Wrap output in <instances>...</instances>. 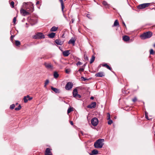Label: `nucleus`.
<instances>
[{"instance_id": "1", "label": "nucleus", "mask_w": 155, "mask_h": 155, "mask_svg": "<svg viewBox=\"0 0 155 155\" xmlns=\"http://www.w3.org/2000/svg\"><path fill=\"white\" fill-rule=\"evenodd\" d=\"M23 6L24 8L29 11V10L32 9V12L34 10V8L33 4L31 2L24 3L23 4Z\"/></svg>"}, {"instance_id": "2", "label": "nucleus", "mask_w": 155, "mask_h": 155, "mask_svg": "<svg viewBox=\"0 0 155 155\" xmlns=\"http://www.w3.org/2000/svg\"><path fill=\"white\" fill-rule=\"evenodd\" d=\"M152 35V33L151 32L149 31L144 33L141 35L140 37L142 39H145L147 38L151 37Z\"/></svg>"}, {"instance_id": "3", "label": "nucleus", "mask_w": 155, "mask_h": 155, "mask_svg": "<svg viewBox=\"0 0 155 155\" xmlns=\"http://www.w3.org/2000/svg\"><path fill=\"white\" fill-rule=\"evenodd\" d=\"M104 140L99 139L98 140L94 143V147L96 148H101L102 147L104 143L103 142Z\"/></svg>"}, {"instance_id": "4", "label": "nucleus", "mask_w": 155, "mask_h": 155, "mask_svg": "<svg viewBox=\"0 0 155 155\" xmlns=\"http://www.w3.org/2000/svg\"><path fill=\"white\" fill-rule=\"evenodd\" d=\"M32 12V9L29 10V11L26 9H25L23 8H21L20 10L21 14L23 16L29 15Z\"/></svg>"}, {"instance_id": "5", "label": "nucleus", "mask_w": 155, "mask_h": 155, "mask_svg": "<svg viewBox=\"0 0 155 155\" xmlns=\"http://www.w3.org/2000/svg\"><path fill=\"white\" fill-rule=\"evenodd\" d=\"M45 38L44 35L41 33L39 32L33 36V38L34 39H42Z\"/></svg>"}, {"instance_id": "6", "label": "nucleus", "mask_w": 155, "mask_h": 155, "mask_svg": "<svg viewBox=\"0 0 155 155\" xmlns=\"http://www.w3.org/2000/svg\"><path fill=\"white\" fill-rule=\"evenodd\" d=\"M91 122L92 124L94 126H97L98 123V119L96 117H94L92 119Z\"/></svg>"}, {"instance_id": "7", "label": "nucleus", "mask_w": 155, "mask_h": 155, "mask_svg": "<svg viewBox=\"0 0 155 155\" xmlns=\"http://www.w3.org/2000/svg\"><path fill=\"white\" fill-rule=\"evenodd\" d=\"M150 5V3H144L140 4L138 6V8L139 9H144L146 7H148Z\"/></svg>"}, {"instance_id": "8", "label": "nucleus", "mask_w": 155, "mask_h": 155, "mask_svg": "<svg viewBox=\"0 0 155 155\" xmlns=\"http://www.w3.org/2000/svg\"><path fill=\"white\" fill-rule=\"evenodd\" d=\"M78 90L76 88L74 89L73 91V95L74 97H75L76 98H80L81 97V96L78 94Z\"/></svg>"}, {"instance_id": "9", "label": "nucleus", "mask_w": 155, "mask_h": 155, "mask_svg": "<svg viewBox=\"0 0 155 155\" xmlns=\"http://www.w3.org/2000/svg\"><path fill=\"white\" fill-rule=\"evenodd\" d=\"M73 84L71 82H69L66 84L65 88L66 90H69L71 89L73 87Z\"/></svg>"}, {"instance_id": "10", "label": "nucleus", "mask_w": 155, "mask_h": 155, "mask_svg": "<svg viewBox=\"0 0 155 155\" xmlns=\"http://www.w3.org/2000/svg\"><path fill=\"white\" fill-rule=\"evenodd\" d=\"M51 150L49 148H47L45 151V155H52V153Z\"/></svg>"}, {"instance_id": "11", "label": "nucleus", "mask_w": 155, "mask_h": 155, "mask_svg": "<svg viewBox=\"0 0 155 155\" xmlns=\"http://www.w3.org/2000/svg\"><path fill=\"white\" fill-rule=\"evenodd\" d=\"M96 105V102H92L90 104L87 106V107L90 108H94L95 107Z\"/></svg>"}, {"instance_id": "12", "label": "nucleus", "mask_w": 155, "mask_h": 155, "mask_svg": "<svg viewBox=\"0 0 155 155\" xmlns=\"http://www.w3.org/2000/svg\"><path fill=\"white\" fill-rule=\"evenodd\" d=\"M76 39L75 38L72 37L68 42V44H72L73 45L75 44Z\"/></svg>"}, {"instance_id": "13", "label": "nucleus", "mask_w": 155, "mask_h": 155, "mask_svg": "<svg viewBox=\"0 0 155 155\" xmlns=\"http://www.w3.org/2000/svg\"><path fill=\"white\" fill-rule=\"evenodd\" d=\"M95 76L98 77H103L104 76V72L101 71L95 74Z\"/></svg>"}, {"instance_id": "14", "label": "nucleus", "mask_w": 155, "mask_h": 155, "mask_svg": "<svg viewBox=\"0 0 155 155\" xmlns=\"http://www.w3.org/2000/svg\"><path fill=\"white\" fill-rule=\"evenodd\" d=\"M44 65L45 67L48 69H52L53 68V66L51 63H44Z\"/></svg>"}, {"instance_id": "15", "label": "nucleus", "mask_w": 155, "mask_h": 155, "mask_svg": "<svg viewBox=\"0 0 155 155\" xmlns=\"http://www.w3.org/2000/svg\"><path fill=\"white\" fill-rule=\"evenodd\" d=\"M32 99V97H30L28 95H27V96H25L24 98V102L25 103H26L28 100H31Z\"/></svg>"}, {"instance_id": "16", "label": "nucleus", "mask_w": 155, "mask_h": 155, "mask_svg": "<svg viewBox=\"0 0 155 155\" xmlns=\"http://www.w3.org/2000/svg\"><path fill=\"white\" fill-rule=\"evenodd\" d=\"M69 50H66L63 52V55L65 57L68 56L70 54Z\"/></svg>"}, {"instance_id": "17", "label": "nucleus", "mask_w": 155, "mask_h": 155, "mask_svg": "<svg viewBox=\"0 0 155 155\" xmlns=\"http://www.w3.org/2000/svg\"><path fill=\"white\" fill-rule=\"evenodd\" d=\"M55 42L56 44L58 45H61L63 43V42L61 41L60 39H56L55 40Z\"/></svg>"}, {"instance_id": "18", "label": "nucleus", "mask_w": 155, "mask_h": 155, "mask_svg": "<svg viewBox=\"0 0 155 155\" xmlns=\"http://www.w3.org/2000/svg\"><path fill=\"white\" fill-rule=\"evenodd\" d=\"M123 39L124 41H129L130 40V38L127 35H125L123 37Z\"/></svg>"}, {"instance_id": "19", "label": "nucleus", "mask_w": 155, "mask_h": 155, "mask_svg": "<svg viewBox=\"0 0 155 155\" xmlns=\"http://www.w3.org/2000/svg\"><path fill=\"white\" fill-rule=\"evenodd\" d=\"M59 0L61 3L62 11L63 12L64 9V3H63V0Z\"/></svg>"}, {"instance_id": "20", "label": "nucleus", "mask_w": 155, "mask_h": 155, "mask_svg": "<svg viewBox=\"0 0 155 155\" xmlns=\"http://www.w3.org/2000/svg\"><path fill=\"white\" fill-rule=\"evenodd\" d=\"M55 35V33L52 32L48 35V36L49 37L53 38L54 37Z\"/></svg>"}, {"instance_id": "21", "label": "nucleus", "mask_w": 155, "mask_h": 155, "mask_svg": "<svg viewBox=\"0 0 155 155\" xmlns=\"http://www.w3.org/2000/svg\"><path fill=\"white\" fill-rule=\"evenodd\" d=\"M58 29V27L53 26L51 28L50 31H55Z\"/></svg>"}, {"instance_id": "22", "label": "nucleus", "mask_w": 155, "mask_h": 155, "mask_svg": "<svg viewBox=\"0 0 155 155\" xmlns=\"http://www.w3.org/2000/svg\"><path fill=\"white\" fill-rule=\"evenodd\" d=\"M117 25H119V22H118V20H116L114 22V24L112 26V27H114V26H117Z\"/></svg>"}, {"instance_id": "23", "label": "nucleus", "mask_w": 155, "mask_h": 155, "mask_svg": "<svg viewBox=\"0 0 155 155\" xmlns=\"http://www.w3.org/2000/svg\"><path fill=\"white\" fill-rule=\"evenodd\" d=\"M51 89L56 93L59 92V90L57 88L53 87H51Z\"/></svg>"}, {"instance_id": "24", "label": "nucleus", "mask_w": 155, "mask_h": 155, "mask_svg": "<svg viewBox=\"0 0 155 155\" xmlns=\"http://www.w3.org/2000/svg\"><path fill=\"white\" fill-rule=\"evenodd\" d=\"M54 78H57L59 77L58 74L56 72L54 71Z\"/></svg>"}, {"instance_id": "25", "label": "nucleus", "mask_w": 155, "mask_h": 155, "mask_svg": "<svg viewBox=\"0 0 155 155\" xmlns=\"http://www.w3.org/2000/svg\"><path fill=\"white\" fill-rule=\"evenodd\" d=\"M73 110H74V108L73 107H69L68 110V111H67L68 114L71 111H73Z\"/></svg>"}, {"instance_id": "26", "label": "nucleus", "mask_w": 155, "mask_h": 155, "mask_svg": "<svg viewBox=\"0 0 155 155\" xmlns=\"http://www.w3.org/2000/svg\"><path fill=\"white\" fill-rule=\"evenodd\" d=\"M102 66L106 67L107 68L110 70H111V68L107 64H103Z\"/></svg>"}, {"instance_id": "27", "label": "nucleus", "mask_w": 155, "mask_h": 155, "mask_svg": "<svg viewBox=\"0 0 155 155\" xmlns=\"http://www.w3.org/2000/svg\"><path fill=\"white\" fill-rule=\"evenodd\" d=\"M92 153L93 154H97L98 153V151L96 150H94L92 151Z\"/></svg>"}, {"instance_id": "28", "label": "nucleus", "mask_w": 155, "mask_h": 155, "mask_svg": "<svg viewBox=\"0 0 155 155\" xmlns=\"http://www.w3.org/2000/svg\"><path fill=\"white\" fill-rule=\"evenodd\" d=\"M95 57L94 56H93L91 59L90 63L91 64L94 61V60L95 59Z\"/></svg>"}, {"instance_id": "29", "label": "nucleus", "mask_w": 155, "mask_h": 155, "mask_svg": "<svg viewBox=\"0 0 155 155\" xmlns=\"http://www.w3.org/2000/svg\"><path fill=\"white\" fill-rule=\"evenodd\" d=\"M102 4L104 6H108V4L107 2L105 1H103V2Z\"/></svg>"}, {"instance_id": "30", "label": "nucleus", "mask_w": 155, "mask_h": 155, "mask_svg": "<svg viewBox=\"0 0 155 155\" xmlns=\"http://www.w3.org/2000/svg\"><path fill=\"white\" fill-rule=\"evenodd\" d=\"M21 108V107L20 105H19L18 106V107H16L15 108V110H19Z\"/></svg>"}, {"instance_id": "31", "label": "nucleus", "mask_w": 155, "mask_h": 155, "mask_svg": "<svg viewBox=\"0 0 155 155\" xmlns=\"http://www.w3.org/2000/svg\"><path fill=\"white\" fill-rule=\"evenodd\" d=\"M15 45L17 46H19L20 45V42L18 41H16Z\"/></svg>"}, {"instance_id": "32", "label": "nucleus", "mask_w": 155, "mask_h": 155, "mask_svg": "<svg viewBox=\"0 0 155 155\" xmlns=\"http://www.w3.org/2000/svg\"><path fill=\"white\" fill-rule=\"evenodd\" d=\"M10 5L12 8H13L14 7V2L12 1L10 3Z\"/></svg>"}, {"instance_id": "33", "label": "nucleus", "mask_w": 155, "mask_h": 155, "mask_svg": "<svg viewBox=\"0 0 155 155\" xmlns=\"http://www.w3.org/2000/svg\"><path fill=\"white\" fill-rule=\"evenodd\" d=\"M15 107V105L14 104L11 105L10 106V108L11 109H13Z\"/></svg>"}, {"instance_id": "34", "label": "nucleus", "mask_w": 155, "mask_h": 155, "mask_svg": "<svg viewBox=\"0 0 155 155\" xmlns=\"http://www.w3.org/2000/svg\"><path fill=\"white\" fill-rule=\"evenodd\" d=\"M113 123V121L112 120H109L108 122V124L109 125Z\"/></svg>"}, {"instance_id": "35", "label": "nucleus", "mask_w": 155, "mask_h": 155, "mask_svg": "<svg viewBox=\"0 0 155 155\" xmlns=\"http://www.w3.org/2000/svg\"><path fill=\"white\" fill-rule=\"evenodd\" d=\"M154 54V51L153 49H151L150 51V54Z\"/></svg>"}, {"instance_id": "36", "label": "nucleus", "mask_w": 155, "mask_h": 155, "mask_svg": "<svg viewBox=\"0 0 155 155\" xmlns=\"http://www.w3.org/2000/svg\"><path fill=\"white\" fill-rule=\"evenodd\" d=\"M84 70V69L83 68H80L78 70V71L81 73V72L83 71Z\"/></svg>"}, {"instance_id": "37", "label": "nucleus", "mask_w": 155, "mask_h": 155, "mask_svg": "<svg viewBox=\"0 0 155 155\" xmlns=\"http://www.w3.org/2000/svg\"><path fill=\"white\" fill-rule=\"evenodd\" d=\"M70 71L69 69H67L65 70V72L66 73L69 74L70 73Z\"/></svg>"}, {"instance_id": "38", "label": "nucleus", "mask_w": 155, "mask_h": 155, "mask_svg": "<svg viewBox=\"0 0 155 155\" xmlns=\"http://www.w3.org/2000/svg\"><path fill=\"white\" fill-rule=\"evenodd\" d=\"M107 119L109 120L110 119V115L109 113H108L107 114Z\"/></svg>"}, {"instance_id": "39", "label": "nucleus", "mask_w": 155, "mask_h": 155, "mask_svg": "<svg viewBox=\"0 0 155 155\" xmlns=\"http://www.w3.org/2000/svg\"><path fill=\"white\" fill-rule=\"evenodd\" d=\"M16 21V17H15L13 18V22L14 24H15Z\"/></svg>"}, {"instance_id": "40", "label": "nucleus", "mask_w": 155, "mask_h": 155, "mask_svg": "<svg viewBox=\"0 0 155 155\" xmlns=\"http://www.w3.org/2000/svg\"><path fill=\"white\" fill-rule=\"evenodd\" d=\"M49 83V81L48 80H46L45 82V84L47 85Z\"/></svg>"}, {"instance_id": "41", "label": "nucleus", "mask_w": 155, "mask_h": 155, "mask_svg": "<svg viewBox=\"0 0 155 155\" xmlns=\"http://www.w3.org/2000/svg\"><path fill=\"white\" fill-rule=\"evenodd\" d=\"M82 64L81 62L80 61H78V63L76 64L77 66L80 65H81Z\"/></svg>"}, {"instance_id": "42", "label": "nucleus", "mask_w": 155, "mask_h": 155, "mask_svg": "<svg viewBox=\"0 0 155 155\" xmlns=\"http://www.w3.org/2000/svg\"><path fill=\"white\" fill-rule=\"evenodd\" d=\"M137 100V98L136 97H134V98H133L132 100L134 102H135Z\"/></svg>"}, {"instance_id": "43", "label": "nucleus", "mask_w": 155, "mask_h": 155, "mask_svg": "<svg viewBox=\"0 0 155 155\" xmlns=\"http://www.w3.org/2000/svg\"><path fill=\"white\" fill-rule=\"evenodd\" d=\"M84 59L86 60H88V58L87 57V56H84Z\"/></svg>"}, {"instance_id": "44", "label": "nucleus", "mask_w": 155, "mask_h": 155, "mask_svg": "<svg viewBox=\"0 0 155 155\" xmlns=\"http://www.w3.org/2000/svg\"><path fill=\"white\" fill-rule=\"evenodd\" d=\"M81 78L83 79L84 81H85L86 80V79H85V78L84 77H81Z\"/></svg>"}, {"instance_id": "45", "label": "nucleus", "mask_w": 155, "mask_h": 155, "mask_svg": "<svg viewBox=\"0 0 155 155\" xmlns=\"http://www.w3.org/2000/svg\"><path fill=\"white\" fill-rule=\"evenodd\" d=\"M70 123L71 124V125H73V122H72V121H70Z\"/></svg>"}, {"instance_id": "46", "label": "nucleus", "mask_w": 155, "mask_h": 155, "mask_svg": "<svg viewBox=\"0 0 155 155\" xmlns=\"http://www.w3.org/2000/svg\"><path fill=\"white\" fill-rule=\"evenodd\" d=\"M90 99L91 100H93L94 99V97H91Z\"/></svg>"}, {"instance_id": "47", "label": "nucleus", "mask_w": 155, "mask_h": 155, "mask_svg": "<svg viewBox=\"0 0 155 155\" xmlns=\"http://www.w3.org/2000/svg\"><path fill=\"white\" fill-rule=\"evenodd\" d=\"M89 16H90V15H89V14H87V17H88V18H90Z\"/></svg>"}, {"instance_id": "48", "label": "nucleus", "mask_w": 155, "mask_h": 155, "mask_svg": "<svg viewBox=\"0 0 155 155\" xmlns=\"http://www.w3.org/2000/svg\"><path fill=\"white\" fill-rule=\"evenodd\" d=\"M39 1H37V2H36V4L37 5L38 4H39Z\"/></svg>"}, {"instance_id": "49", "label": "nucleus", "mask_w": 155, "mask_h": 155, "mask_svg": "<svg viewBox=\"0 0 155 155\" xmlns=\"http://www.w3.org/2000/svg\"><path fill=\"white\" fill-rule=\"evenodd\" d=\"M47 85L45 84V85H44V87H46Z\"/></svg>"}, {"instance_id": "50", "label": "nucleus", "mask_w": 155, "mask_h": 155, "mask_svg": "<svg viewBox=\"0 0 155 155\" xmlns=\"http://www.w3.org/2000/svg\"><path fill=\"white\" fill-rule=\"evenodd\" d=\"M13 36H11V38H12H12H13Z\"/></svg>"}, {"instance_id": "51", "label": "nucleus", "mask_w": 155, "mask_h": 155, "mask_svg": "<svg viewBox=\"0 0 155 155\" xmlns=\"http://www.w3.org/2000/svg\"><path fill=\"white\" fill-rule=\"evenodd\" d=\"M123 23L125 26H126L125 25V23L124 22H123Z\"/></svg>"}, {"instance_id": "52", "label": "nucleus", "mask_w": 155, "mask_h": 155, "mask_svg": "<svg viewBox=\"0 0 155 155\" xmlns=\"http://www.w3.org/2000/svg\"><path fill=\"white\" fill-rule=\"evenodd\" d=\"M145 116H146V118H148V116H147L146 114L145 115Z\"/></svg>"}, {"instance_id": "53", "label": "nucleus", "mask_w": 155, "mask_h": 155, "mask_svg": "<svg viewBox=\"0 0 155 155\" xmlns=\"http://www.w3.org/2000/svg\"><path fill=\"white\" fill-rule=\"evenodd\" d=\"M153 46L155 48V44H154Z\"/></svg>"}, {"instance_id": "54", "label": "nucleus", "mask_w": 155, "mask_h": 155, "mask_svg": "<svg viewBox=\"0 0 155 155\" xmlns=\"http://www.w3.org/2000/svg\"><path fill=\"white\" fill-rule=\"evenodd\" d=\"M72 23H73V22L74 20L73 19H72Z\"/></svg>"}]
</instances>
